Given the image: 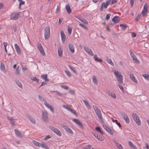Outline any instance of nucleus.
<instances>
[{
  "mask_svg": "<svg viewBox=\"0 0 149 149\" xmlns=\"http://www.w3.org/2000/svg\"><path fill=\"white\" fill-rule=\"evenodd\" d=\"M14 132H15V134L18 136L20 137H22V135L20 131L17 129H15L14 130Z\"/></svg>",
  "mask_w": 149,
  "mask_h": 149,
  "instance_id": "22",
  "label": "nucleus"
},
{
  "mask_svg": "<svg viewBox=\"0 0 149 149\" xmlns=\"http://www.w3.org/2000/svg\"><path fill=\"white\" fill-rule=\"evenodd\" d=\"M103 128L106 131L108 132L111 135H113V133L111 129L109 127H108L107 125H103L102 126Z\"/></svg>",
  "mask_w": 149,
  "mask_h": 149,
  "instance_id": "10",
  "label": "nucleus"
},
{
  "mask_svg": "<svg viewBox=\"0 0 149 149\" xmlns=\"http://www.w3.org/2000/svg\"><path fill=\"white\" fill-rule=\"evenodd\" d=\"M109 94V95L114 98H116V95L113 92L110 93Z\"/></svg>",
  "mask_w": 149,
  "mask_h": 149,
  "instance_id": "39",
  "label": "nucleus"
},
{
  "mask_svg": "<svg viewBox=\"0 0 149 149\" xmlns=\"http://www.w3.org/2000/svg\"><path fill=\"white\" fill-rule=\"evenodd\" d=\"M106 60L108 63L110 64L112 66H113L114 65L112 61L108 57H106Z\"/></svg>",
  "mask_w": 149,
  "mask_h": 149,
  "instance_id": "27",
  "label": "nucleus"
},
{
  "mask_svg": "<svg viewBox=\"0 0 149 149\" xmlns=\"http://www.w3.org/2000/svg\"><path fill=\"white\" fill-rule=\"evenodd\" d=\"M108 6V5L106 3H105V2L103 3L101 6V8H100V10H102L103 7H104L105 8H107Z\"/></svg>",
  "mask_w": 149,
  "mask_h": 149,
  "instance_id": "32",
  "label": "nucleus"
},
{
  "mask_svg": "<svg viewBox=\"0 0 149 149\" xmlns=\"http://www.w3.org/2000/svg\"><path fill=\"white\" fill-rule=\"evenodd\" d=\"M64 72L69 77H71V74L70 72L66 70H65Z\"/></svg>",
  "mask_w": 149,
  "mask_h": 149,
  "instance_id": "43",
  "label": "nucleus"
},
{
  "mask_svg": "<svg viewBox=\"0 0 149 149\" xmlns=\"http://www.w3.org/2000/svg\"><path fill=\"white\" fill-rule=\"evenodd\" d=\"M58 55L60 57H61L63 54V50L61 49L60 47L58 48Z\"/></svg>",
  "mask_w": 149,
  "mask_h": 149,
  "instance_id": "25",
  "label": "nucleus"
},
{
  "mask_svg": "<svg viewBox=\"0 0 149 149\" xmlns=\"http://www.w3.org/2000/svg\"><path fill=\"white\" fill-rule=\"evenodd\" d=\"M91 148V146L90 145L86 146L85 149H90Z\"/></svg>",
  "mask_w": 149,
  "mask_h": 149,
  "instance_id": "62",
  "label": "nucleus"
},
{
  "mask_svg": "<svg viewBox=\"0 0 149 149\" xmlns=\"http://www.w3.org/2000/svg\"><path fill=\"white\" fill-rule=\"evenodd\" d=\"M140 17H141V15H140L138 14V15H137L136 17L135 18V20L136 21H138L139 20V19L140 18Z\"/></svg>",
  "mask_w": 149,
  "mask_h": 149,
  "instance_id": "51",
  "label": "nucleus"
},
{
  "mask_svg": "<svg viewBox=\"0 0 149 149\" xmlns=\"http://www.w3.org/2000/svg\"><path fill=\"white\" fill-rule=\"evenodd\" d=\"M130 56L131 57L132 56H133L134 55V53L132 52L131 50H130Z\"/></svg>",
  "mask_w": 149,
  "mask_h": 149,
  "instance_id": "59",
  "label": "nucleus"
},
{
  "mask_svg": "<svg viewBox=\"0 0 149 149\" xmlns=\"http://www.w3.org/2000/svg\"><path fill=\"white\" fill-rule=\"evenodd\" d=\"M84 49L87 52L89 55L91 56H93L94 55L93 53L92 50L89 48L86 47H84Z\"/></svg>",
  "mask_w": 149,
  "mask_h": 149,
  "instance_id": "14",
  "label": "nucleus"
},
{
  "mask_svg": "<svg viewBox=\"0 0 149 149\" xmlns=\"http://www.w3.org/2000/svg\"><path fill=\"white\" fill-rule=\"evenodd\" d=\"M130 77L131 79L134 82L135 84H137L138 83L137 80L136 78L134 76L133 74H131L130 75Z\"/></svg>",
  "mask_w": 149,
  "mask_h": 149,
  "instance_id": "16",
  "label": "nucleus"
},
{
  "mask_svg": "<svg viewBox=\"0 0 149 149\" xmlns=\"http://www.w3.org/2000/svg\"><path fill=\"white\" fill-rule=\"evenodd\" d=\"M145 146H146L147 149H149V145H148L147 143H145ZM144 148H146V147H144Z\"/></svg>",
  "mask_w": 149,
  "mask_h": 149,
  "instance_id": "58",
  "label": "nucleus"
},
{
  "mask_svg": "<svg viewBox=\"0 0 149 149\" xmlns=\"http://www.w3.org/2000/svg\"><path fill=\"white\" fill-rule=\"evenodd\" d=\"M92 80L93 83L97 85V79L96 78V77L95 76H93L92 77Z\"/></svg>",
  "mask_w": 149,
  "mask_h": 149,
  "instance_id": "31",
  "label": "nucleus"
},
{
  "mask_svg": "<svg viewBox=\"0 0 149 149\" xmlns=\"http://www.w3.org/2000/svg\"><path fill=\"white\" fill-rule=\"evenodd\" d=\"M51 130L53 132L56 134L58 136H61L62 134L61 132L57 128L54 127H52L51 128Z\"/></svg>",
  "mask_w": 149,
  "mask_h": 149,
  "instance_id": "8",
  "label": "nucleus"
},
{
  "mask_svg": "<svg viewBox=\"0 0 149 149\" xmlns=\"http://www.w3.org/2000/svg\"><path fill=\"white\" fill-rule=\"evenodd\" d=\"M31 79L33 81H37V82H38L39 79H37L36 77H33Z\"/></svg>",
  "mask_w": 149,
  "mask_h": 149,
  "instance_id": "54",
  "label": "nucleus"
},
{
  "mask_svg": "<svg viewBox=\"0 0 149 149\" xmlns=\"http://www.w3.org/2000/svg\"><path fill=\"white\" fill-rule=\"evenodd\" d=\"M44 104L47 108L49 109L51 111L53 112L54 111V109L53 108L51 105H49L46 102H45L44 103Z\"/></svg>",
  "mask_w": 149,
  "mask_h": 149,
  "instance_id": "19",
  "label": "nucleus"
},
{
  "mask_svg": "<svg viewBox=\"0 0 149 149\" xmlns=\"http://www.w3.org/2000/svg\"><path fill=\"white\" fill-rule=\"evenodd\" d=\"M128 144L132 149H137L136 146L134 145L131 141H128Z\"/></svg>",
  "mask_w": 149,
  "mask_h": 149,
  "instance_id": "23",
  "label": "nucleus"
},
{
  "mask_svg": "<svg viewBox=\"0 0 149 149\" xmlns=\"http://www.w3.org/2000/svg\"><path fill=\"white\" fill-rule=\"evenodd\" d=\"M72 121L77 125L81 127L82 126L81 123L79 120L76 119H73L72 120Z\"/></svg>",
  "mask_w": 149,
  "mask_h": 149,
  "instance_id": "24",
  "label": "nucleus"
},
{
  "mask_svg": "<svg viewBox=\"0 0 149 149\" xmlns=\"http://www.w3.org/2000/svg\"><path fill=\"white\" fill-rule=\"evenodd\" d=\"M18 1L19 2V9H20L21 6L24 4L25 2L24 1H22V0H18Z\"/></svg>",
  "mask_w": 149,
  "mask_h": 149,
  "instance_id": "35",
  "label": "nucleus"
},
{
  "mask_svg": "<svg viewBox=\"0 0 149 149\" xmlns=\"http://www.w3.org/2000/svg\"><path fill=\"white\" fill-rule=\"evenodd\" d=\"M81 22L85 24H88V22L85 19H82Z\"/></svg>",
  "mask_w": 149,
  "mask_h": 149,
  "instance_id": "50",
  "label": "nucleus"
},
{
  "mask_svg": "<svg viewBox=\"0 0 149 149\" xmlns=\"http://www.w3.org/2000/svg\"><path fill=\"white\" fill-rule=\"evenodd\" d=\"M143 76L146 79L149 80V75L147 74H145L143 75Z\"/></svg>",
  "mask_w": 149,
  "mask_h": 149,
  "instance_id": "49",
  "label": "nucleus"
},
{
  "mask_svg": "<svg viewBox=\"0 0 149 149\" xmlns=\"http://www.w3.org/2000/svg\"><path fill=\"white\" fill-rule=\"evenodd\" d=\"M72 27H68V31L69 35H71L72 33Z\"/></svg>",
  "mask_w": 149,
  "mask_h": 149,
  "instance_id": "47",
  "label": "nucleus"
},
{
  "mask_svg": "<svg viewBox=\"0 0 149 149\" xmlns=\"http://www.w3.org/2000/svg\"><path fill=\"white\" fill-rule=\"evenodd\" d=\"M61 87L62 88L65 90H67L68 88V86H66V85H61Z\"/></svg>",
  "mask_w": 149,
  "mask_h": 149,
  "instance_id": "48",
  "label": "nucleus"
},
{
  "mask_svg": "<svg viewBox=\"0 0 149 149\" xmlns=\"http://www.w3.org/2000/svg\"><path fill=\"white\" fill-rule=\"evenodd\" d=\"M93 108L96 114L99 119L101 121H103V118L101 111L96 106L93 105Z\"/></svg>",
  "mask_w": 149,
  "mask_h": 149,
  "instance_id": "2",
  "label": "nucleus"
},
{
  "mask_svg": "<svg viewBox=\"0 0 149 149\" xmlns=\"http://www.w3.org/2000/svg\"><path fill=\"white\" fill-rule=\"evenodd\" d=\"M112 21L115 23H118L119 21V17L118 16H115L112 19Z\"/></svg>",
  "mask_w": 149,
  "mask_h": 149,
  "instance_id": "17",
  "label": "nucleus"
},
{
  "mask_svg": "<svg viewBox=\"0 0 149 149\" xmlns=\"http://www.w3.org/2000/svg\"><path fill=\"white\" fill-rule=\"evenodd\" d=\"M17 84L18 86H19V87H20L21 88H22V85L21 83L19 82L18 83H17Z\"/></svg>",
  "mask_w": 149,
  "mask_h": 149,
  "instance_id": "63",
  "label": "nucleus"
},
{
  "mask_svg": "<svg viewBox=\"0 0 149 149\" xmlns=\"http://www.w3.org/2000/svg\"><path fill=\"white\" fill-rule=\"evenodd\" d=\"M66 8L67 12L69 13L71 12L70 7L69 4L67 5L66 6Z\"/></svg>",
  "mask_w": 149,
  "mask_h": 149,
  "instance_id": "29",
  "label": "nucleus"
},
{
  "mask_svg": "<svg viewBox=\"0 0 149 149\" xmlns=\"http://www.w3.org/2000/svg\"><path fill=\"white\" fill-rule=\"evenodd\" d=\"M45 39H47L49 36L50 29L49 26H47L45 29Z\"/></svg>",
  "mask_w": 149,
  "mask_h": 149,
  "instance_id": "4",
  "label": "nucleus"
},
{
  "mask_svg": "<svg viewBox=\"0 0 149 149\" xmlns=\"http://www.w3.org/2000/svg\"><path fill=\"white\" fill-rule=\"evenodd\" d=\"M97 138L100 141H103L104 140V138H103L102 136L100 135L97 136Z\"/></svg>",
  "mask_w": 149,
  "mask_h": 149,
  "instance_id": "40",
  "label": "nucleus"
},
{
  "mask_svg": "<svg viewBox=\"0 0 149 149\" xmlns=\"http://www.w3.org/2000/svg\"><path fill=\"white\" fill-rule=\"evenodd\" d=\"M3 44L5 49H6V47L8 45V43L6 42H4Z\"/></svg>",
  "mask_w": 149,
  "mask_h": 149,
  "instance_id": "57",
  "label": "nucleus"
},
{
  "mask_svg": "<svg viewBox=\"0 0 149 149\" xmlns=\"http://www.w3.org/2000/svg\"><path fill=\"white\" fill-rule=\"evenodd\" d=\"M95 130L99 132L102 134H103V132L101 131V129L100 127H98L95 128Z\"/></svg>",
  "mask_w": 149,
  "mask_h": 149,
  "instance_id": "45",
  "label": "nucleus"
},
{
  "mask_svg": "<svg viewBox=\"0 0 149 149\" xmlns=\"http://www.w3.org/2000/svg\"><path fill=\"white\" fill-rule=\"evenodd\" d=\"M50 138V137L48 135V136H46L44 138V140L45 141H46V140H47V139H49Z\"/></svg>",
  "mask_w": 149,
  "mask_h": 149,
  "instance_id": "60",
  "label": "nucleus"
},
{
  "mask_svg": "<svg viewBox=\"0 0 149 149\" xmlns=\"http://www.w3.org/2000/svg\"><path fill=\"white\" fill-rule=\"evenodd\" d=\"M61 38L62 41L63 43L65 42L66 39V36L65 35L63 31H62L60 32Z\"/></svg>",
  "mask_w": 149,
  "mask_h": 149,
  "instance_id": "15",
  "label": "nucleus"
},
{
  "mask_svg": "<svg viewBox=\"0 0 149 149\" xmlns=\"http://www.w3.org/2000/svg\"><path fill=\"white\" fill-rule=\"evenodd\" d=\"M14 46L17 54L19 55H20L22 52L19 47L17 43H15L14 44Z\"/></svg>",
  "mask_w": 149,
  "mask_h": 149,
  "instance_id": "12",
  "label": "nucleus"
},
{
  "mask_svg": "<svg viewBox=\"0 0 149 149\" xmlns=\"http://www.w3.org/2000/svg\"><path fill=\"white\" fill-rule=\"evenodd\" d=\"M28 118L33 124H35L36 123L35 120L34 119L32 116H28L27 117Z\"/></svg>",
  "mask_w": 149,
  "mask_h": 149,
  "instance_id": "30",
  "label": "nucleus"
},
{
  "mask_svg": "<svg viewBox=\"0 0 149 149\" xmlns=\"http://www.w3.org/2000/svg\"><path fill=\"white\" fill-rule=\"evenodd\" d=\"M61 126L62 128L64 129L66 131L69 132V133L71 134L73 133V131L67 125L63 123H62L61 124Z\"/></svg>",
  "mask_w": 149,
  "mask_h": 149,
  "instance_id": "6",
  "label": "nucleus"
},
{
  "mask_svg": "<svg viewBox=\"0 0 149 149\" xmlns=\"http://www.w3.org/2000/svg\"><path fill=\"white\" fill-rule=\"evenodd\" d=\"M132 59L135 63L138 64L140 62L136 56L133 58Z\"/></svg>",
  "mask_w": 149,
  "mask_h": 149,
  "instance_id": "42",
  "label": "nucleus"
},
{
  "mask_svg": "<svg viewBox=\"0 0 149 149\" xmlns=\"http://www.w3.org/2000/svg\"><path fill=\"white\" fill-rule=\"evenodd\" d=\"M110 16H111V15L110 14H107L106 16V19L107 20H108Z\"/></svg>",
  "mask_w": 149,
  "mask_h": 149,
  "instance_id": "55",
  "label": "nucleus"
},
{
  "mask_svg": "<svg viewBox=\"0 0 149 149\" xmlns=\"http://www.w3.org/2000/svg\"><path fill=\"white\" fill-rule=\"evenodd\" d=\"M60 11V4L57 6L56 12L57 13L59 12Z\"/></svg>",
  "mask_w": 149,
  "mask_h": 149,
  "instance_id": "46",
  "label": "nucleus"
},
{
  "mask_svg": "<svg viewBox=\"0 0 149 149\" xmlns=\"http://www.w3.org/2000/svg\"><path fill=\"white\" fill-rule=\"evenodd\" d=\"M116 0H111V2L112 4H114L116 3Z\"/></svg>",
  "mask_w": 149,
  "mask_h": 149,
  "instance_id": "64",
  "label": "nucleus"
},
{
  "mask_svg": "<svg viewBox=\"0 0 149 149\" xmlns=\"http://www.w3.org/2000/svg\"><path fill=\"white\" fill-rule=\"evenodd\" d=\"M148 5L147 3H146L144 5L143 9L141 12V14L143 16H145L146 15L148 11Z\"/></svg>",
  "mask_w": 149,
  "mask_h": 149,
  "instance_id": "5",
  "label": "nucleus"
},
{
  "mask_svg": "<svg viewBox=\"0 0 149 149\" xmlns=\"http://www.w3.org/2000/svg\"><path fill=\"white\" fill-rule=\"evenodd\" d=\"M37 46L38 49L42 55L43 56H45V54L41 44L40 43H38Z\"/></svg>",
  "mask_w": 149,
  "mask_h": 149,
  "instance_id": "9",
  "label": "nucleus"
},
{
  "mask_svg": "<svg viewBox=\"0 0 149 149\" xmlns=\"http://www.w3.org/2000/svg\"><path fill=\"white\" fill-rule=\"evenodd\" d=\"M83 101L84 103L85 104L86 107L88 108V109H91V106L90 104H89V103L86 100H83Z\"/></svg>",
  "mask_w": 149,
  "mask_h": 149,
  "instance_id": "26",
  "label": "nucleus"
},
{
  "mask_svg": "<svg viewBox=\"0 0 149 149\" xmlns=\"http://www.w3.org/2000/svg\"><path fill=\"white\" fill-rule=\"evenodd\" d=\"M7 118L10 121V122L12 125H15V122L13 121L15 119L14 118V117H7Z\"/></svg>",
  "mask_w": 149,
  "mask_h": 149,
  "instance_id": "21",
  "label": "nucleus"
},
{
  "mask_svg": "<svg viewBox=\"0 0 149 149\" xmlns=\"http://www.w3.org/2000/svg\"><path fill=\"white\" fill-rule=\"evenodd\" d=\"M116 145L118 149H123V147L121 144L116 143Z\"/></svg>",
  "mask_w": 149,
  "mask_h": 149,
  "instance_id": "44",
  "label": "nucleus"
},
{
  "mask_svg": "<svg viewBox=\"0 0 149 149\" xmlns=\"http://www.w3.org/2000/svg\"><path fill=\"white\" fill-rule=\"evenodd\" d=\"M69 93L73 95L74 94L75 91L74 90H70L69 91Z\"/></svg>",
  "mask_w": 149,
  "mask_h": 149,
  "instance_id": "52",
  "label": "nucleus"
},
{
  "mask_svg": "<svg viewBox=\"0 0 149 149\" xmlns=\"http://www.w3.org/2000/svg\"><path fill=\"white\" fill-rule=\"evenodd\" d=\"M48 113L47 111H42V116L43 120L46 121L48 119Z\"/></svg>",
  "mask_w": 149,
  "mask_h": 149,
  "instance_id": "11",
  "label": "nucleus"
},
{
  "mask_svg": "<svg viewBox=\"0 0 149 149\" xmlns=\"http://www.w3.org/2000/svg\"><path fill=\"white\" fill-rule=\"evenodd\" d=\"M0 69L1 70L4 71L5 69L4 63L3 62L1 63L0 65Z\"/></svg>",
  "mask_w": 149,
  "mask_h": 149,
  "instance_id": "34",
  "label": "nucleus"
},
{
  "mask_svg": "<svg viewBox=\"0 0 149 149\" xmlns=\"http://www.w3.org/2000/svg\"><path fill=\"white\" fill-rule=\"evenodd\" d=\"M113 72L116 77V78L120 83H122L123 82V77L121 73L118 71L114 70Z\"/></svg>",
  "mask_w": 149,
  "mask_h": 149,
  "instance_id": "1",
  "label": "nucleus"
},
{
  "mask_svg": "<svg viewBox=\"0 0 149 149\" xmlns=\"http://www.w3.org/2000/svg\"><path fill=\"white\" fill-rule=\"evenodd\" d=\"M119 88L122 90V91H124V88L123 86L120 85H119Z\"/></svg>",
  "mask_w": 149,
  "mask_h": 149,
  "instance_id": "61",
  "label": "nucleus"
},
{
  "mask_svg": "<svg viewBox=\"0 0 149 149\" xmlns=\"http://www.w3.org/2000/svg\"><path fill=\"white\" fill-rule=\"evenodd\" d=\"M69 48L70 52L72 53H74V47L73 44H70L69 45Z\"/></svg>",
  "mask_w": 149,
  "mask_h": 149,
  "instance_id": "20",
  "label": "nucleus"
},
{
  "mask_svg": "<svg viewBox=\"0 0 149 149\" xmlns=\"http://www.w3.org/2000/svg\"><path fill=\"white\" fill-rule=\"evenodd\" d=\"M115 123H116L119 127H120L121 126L120 123H118V120H115Z\"/></svg>",
  "mask_w": 149,
  "mask_h": 149,
  "instance_id": "53",
  "label": "nucleus"
},
{
  "mask_svg": "<svg viewBox=\"0 0 149 149\" xmlns=\"http://www.w3.org/2000/svg\"><path fill=\"white\" fill-rule=\"evenodd\" d=\"M32 142L35 146L39 147H40V143L38 141L35 140H33L32 141Z\"/></svg>",
  "mask_w": 149,
  "mask_h": 149,
  "instance_id": "36",
  "label": "nucleus"
},
{
  "mask_svg": "<svg viewBox=\"0 0 149 149\" xmlns=\"http://www.w3.org/2000/svg\"><path fill=\"white\" fill-rule=\"evenodd\" d=\"M41 77L45 80V82H47L49 81V80L47 79V74L42 75L41 76Z\"/></svg>",
  "mask_w": 149,
  "mask_h": 149,
  "instance_id": "28",
  "label": "nucleus"
},
{
  "mask_svg": "<svg viewBox=\"0 0 149 149\" xmlns=\"http://www.w3.org/2000/svg\"><path fill=\"white\" fill-rule=\"evenodd\" d=\"M20 12L14 13L12 14L10 16V19L16 20L19 17Z\"/></svg>",
  "mask_w": 149,
  "mask_h": 149,
  "instance_id": "7",
  "label": "nucleus"
},
{
  "mask_svg": "<svg viewBox=\"0 0 149 149\" xmlns=\"http://www.w3.org/2000/svg\"><path fill=\"white\" fill-rule=\"evenodd\" d=\"M63 107H64L65 109H66L67 110H68V111L71 112L72 113H73V114H74L75 115L77 116V114L75 112V111L73 109H70L68 107L65 106V105H63Z\"/></svg>",
  "mask_w": 149,
  "mask_h": 149,
  "instance_id": "13",
  "label": "nucleus"
},
{
  "mask_svg": "<svg viewBox=\"0 0 149 149\" xmlns=\"http://www.w3.org/2000/svg\"><path fill=\"white\" fill-rule=\"evenodd\" d=\"M15 74L17 75L19 74H20V68L19 66H18L16 68L15 71Z\"/></svg>",
  "mask_w": 149,
  "mask_h": 149,
  "instance_id": "37",
  "label": "nucleus"
},
{
  "mask_svg": "<svg viewBox=\"0 0 149 149\" xmlns=\"http://www.w3.org/2000/svg\"><path fill=\"white\" fill-rule=\"evenodd\" d=\"M120 26L123 30H125L127 28V26L126 25L123 24H120Z\"/></svg>",
  "mask_w": 149,
  "mask_h": 149,
  "instance_id": "41",
  "label": "nucleus"
},
{
  "mask_svg": "<svg viewBox=\"0 0 149 149\" xmlns=\"http://www.w3.org/2000/svg\"><path fill=\"white\" fill-rule=\"evenodd\" d=\"M123 116L126 122L127 123H129L130 122V120L127 115L126 114H124L123 115Z\"/></svg>",
  "mask_w": 149,
  "mask_h": 149,
  "instance_id": "18",
  "label": "nucleus"
},
{
  "mask_svg": "<svg viewBox=\"0 0 149 149\" xmlns=\"http://www.w3.org/2000/svg\"><path fill=\"white\" fill-rule=\"evenodd\" d=\"M94 58L95 61H98L101 63L102 62V60L101 59L99 58L96 55H94Z\"/></svg>",
  "mask_w": 149,
  "mask_h": 149,
  "instance_id": "33",
  "label": "nucleus"
},
{
  "mask_svg": "<svg viewBox=\"0 0 149 149\" xmlns=\"http://www.w3.org/2000/svg\"><path fill=\"white\" fill-rule=\"evenodd\" d=\"M46 149H49V148L44 143L40 144V147Z\"/></svg>",
  "mask_w": 149,
  "mask_h": 149,
  "instance_id": "38",
  "label": "nucleus"
},
{
  "mask_svg": "<svg viewBox=\"0 0 149 149\" xmlns=\"http://www.w3.org/2000/svg\"><path fill=\"white\" fill-rule=\"evenodd\" d=\"M132 116L136 124L138 125H140L141 123L139 116L135 113H133L132 114Z\"/></svg>",
  "mask_w": 149,
  "mask_h": 149,
  "instance_id": "3",
  "label": "nucleus"
},
{
  "mask_svg": "<svg viewBox=\"0 0 149 149\" xmlns=\"http://www.w3.org/2000/svg\"><path fill=\"white\" fill-rule=\"evenodd\" d=\"M130 3L131 4V6L132 7L133 6L134 3V0H130Z\"/></svg>",
  "mask_w": 149,
  "mask_h": 149,
  "instance_id": "56",
  "label": "nucleus"
}]
</instances>
